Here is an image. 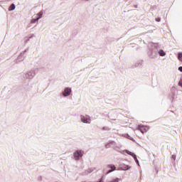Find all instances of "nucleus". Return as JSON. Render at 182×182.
Wrapping results in <instances>:
<instances>
[{
  "instance_id": "f257e3e1",
  "label": "nucleus",
  "mask_w": 182,
  "mask_h": 182,
  "mask_svg": "<svg viewBox=\"0 0 182 182\" xmlns=\"http://www.w3.org/2000/svg\"><path fill=\"white\" fill-rule=\"evenodd\" d=\"M138 130H139V132L144 133H147V132H149V129H150L149 127V126H146V125H139L138 126Z\"/></svg>"
},
{
  "instance_id": "f03ea898",
  "label": "nucleus",
  "mask_w": 182,
  "mask_h": 182,
  "mask_svg": "<svg viewBox=\"0 0 182 182\" xmlns=\"http://www.w3.org/2000/svg\"><path fill=\"white\" fill-rule=\"evenodd\" d=\"M83 156V151L81 150H77L74 153V159L75 160H79L80 157Z\"/></svg>"
},
{
  "instance_id": "7ed1b4c3",
  "label": "nucleus",
  "mask_w": 182,
  "mask_h": 182,
  "mask_svg": "<svg viewBox=\"0 0 182 182\" xmlns=\"http://www.w3.org/2000/svg\"><path fill=\"white\" fill-rule=\"evenodd\" d=\"M81 122H82V123H90V117L87 115L81 116Z\"/></svg>"
},
{
  "instance_id": "20e7f679",
  "label": "nucleus",
  "mask_w": 182,
  "mask_h": 182,
  "mask_svg": "<svg viewBox=\"0 0 182 182\" xmlns=\"http://www.w3.org/2000/svg\"><path fill=\"white\" fill-rule=\"evenodd\" d=\"M72 93V89L67 87L65 89L64 92H63V95L64 97L69 96Z\"/></svg>"
},
{
  "instance_id": "39448f33",
  "label": "nucleus",
  "mask_w": 182,
  "mask_h": 182,
  "mask_svg": "<svg viewBox=\"0 0 182 182\" xmlns=\"http://www.w3.org/2000/svg\"><path fill=\"white\" fill-rule=\"evenodd\" d=\"M108 167L109 168H111V170H109L108 173H112V171H114V170H116V166H114V165L113 164L108 165Z\"/></svg>"
},
{
  "instance_id": "423d86ee",
  "label": "nucleus",
  "mask_w": 182,
  "mask_h": 182,
  "mask_svg": "<svg viewBox=\"0 0 182 182\" xmlns=\"http://www.w3.org/2000/svg\"><path fill=\"white\" fill-rule=\"evenodd\" d=\"M127 154H129V156H132V157H134V156H136V154H134V153H132L130 151H126Z\"/></svg>"
},
{
  "instance_id": "0eeeda50",
  "label": "nucleus",
  "mask_w": 182,
  "mask_h": 182,
  "mask_svg": "<svg viewBox=\"0 0 182 182\" xmlns=\"http://www.w3.org/2000/svg\"><path fill=\"white\" fill-rule=\"evenodd\" d=\"M15 9V4H12L9 8V11H14Z\"/></svg>"
},
{
  "instance_id": "6e6552de",
  "label": "nucleus",
  "mask_w": 182,
  "mask_h": 182,
  "mask_svg": "<svg viewBox=\"0 0 182 182\" xmlns=\"http://www.w3.org/2000/svg\"><path fill=\"white\" fill-rule=\"evenodd\" d=\"M160 56H166V53L163 50H159Z\"/></svg>"
},
{
  "instance_id": "1a4fd4ad",
  "label": "nucleus",
  "mask_w": 182,
  "mask_h": 182,
  "mask_svg": "<svg viewBox=\"0 0 182 182\" xmlns=\"http://www.w3.org/2000/svg\"><path fill=\"white\" fill-rule=\"evenodd\" d=\"M37 21H39V18H33L31 21V23H35Z\"/></svg>"
},
{
  "instance_id": "9d476101",
  "label": "nucleus",
  "mask_w": 182,
  "mask_h": 182,
  "mask_svg": "<svg viewBox=\"0 0 182 182\" xmlns=\"http://www.w3.org/2000/svg\"><path fill=\"white\" fill-rule=\"evenodd\" d=\"M42 15H43V13L42 11L39 12V13L38 14V18H39V19H41V18H42Z\"/></svg>"
},
{
  "instance_id": "9b49d317",
  "label": "nucleus",
  "mask_w": 182,
  "mask_h": 182,
  "mask_svg": "<svg viewBox=\"0 0 182 182\" xmlns=\"http://www.w3.org/2000/svg\"><path fill=\"white\" fill-rule=\"evenodd\" d=\"M134 159L135 160V161L138 164V166H139V160L137 159V156L136 155L134 156Z\"/></svg>"
},
{
  "instance_id": "f8f14e48",
  "label": "nucleus",
  "mask_w": 182,
  "mask_h": 182,
  "mask_svg": "<svg viewBox=\"0 0 182 182\" xmlns=\"http://www.w3.org/2000/svg\"><path fill=\"white\" fill-rule=\"evenodd\" d=\"M178 59L181 62H182V53L178 54Z\"/></svg>"
},
{
  "instance_id": "ddd939ff",
  "label": "nucleus",
  "mask_w": 182,
  "mask_h": 182,
  "mask_svg": "<svg viewBox=\"0 0 182 182\" xmlns=\"http://www.w3.org/2000/svg\"><path fill=\"white\" fill-rule=\"evenodd\" d=\"M156 22H160V21H161V19L160 18H156Z\"/></svg>"
},
{
  "instance_id": "4468645a",
  "label": "nucleus",
  "mask_w": 182,
  "mask_h": 182,
  "mask_svg": "<svg viewBox=\"0 0 182 182\" xmlns=\"http://www.w3.org/2000/svg\"><path fill=\"white\" fill-rule=\"evenodd\" d=\"M178 85L182 87V81H180V82H178Z\"/></svg>"
},
{
  "instance_id": "2eb2a0df",
  "label": "nucleus",
  "mask_w": 182,
  "mask_h": 182,
  "mask_svg": "<svg viewBox=\"0 0 182 182\" xmlns=\"http://www.w3.org/2000/svg\"><path fill=\"white\" fill-rule=\"evenodd\" d=\"M129 168H130L129 167V166H126V167L124 168V170H129Z\"/></svg>"
},
{
  "instance_id": "dca6fc26",
  "label": "nucleus",
  "mask_w": 182,
  "mask_h": 182,
  "mask_svg": "<svg viewBox=\"0 0 182 182\" xmlns=\"http://www.w3.org/2000/svg\"><path fill=\"white\" fill-rule=\"evenodd\" d=\"M178 70H180V72H182V67H179Z\"/></svg>"
}]
</instances>
